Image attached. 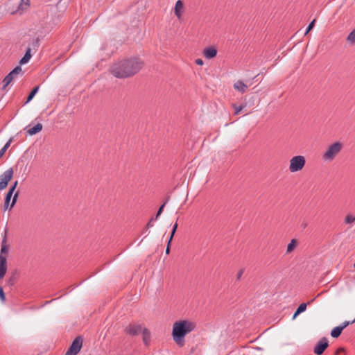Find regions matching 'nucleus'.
Returning <instances> with one entry per match:
<instances>
[{"label": "nucleus", "instance_id": "obj_1", "mask_svg": "<svg viewBox=\"0 0 355 355\" xmlns=\"http://www.w3.org/2000/svg\"><path fill=\"white\" fill-rule=\"evenodd\" d=\"M142 66L143 62L139 58L132 57L114 63L110 71L116 78H126L138 73Z\"/></svg>", "mask_w": 355, "mask_h": 355}, {"label": "nucleus", "instance_id": "obj_2", "mask_svg": "<svg viewBox=\"0 0 355 355\" xmlns=\"http://www.w3.org/2000/svg\"><path fill=\"white\" fill-rule=\"evenodd\" d=\"M194 329V324L188 320H179L173 324L172 336L175 342L180 345L184 336Z\"/></svg>", "mask_w": 355, "mask_h": 355}, {"label": "nucleus", "instance_id": "obj_3", "mask_svg": "<svg viewBox=\"0 0 355 355\" xmlns=\"http://www.w3.org/2000/svg\"><path fill=\"white\" fill-rule=\"evenodd\" d=\"M343 145L340 142L336 141L330 145L325 153L323 154V159L324 161H331L340 152Z\"/></svg>", "mask_w": 355, "mask_h": 355}, {"label": "nucleus", "instance_id": "obj_4", "mask_svg": "<svg viewBox=\"0 0 355 355\" xmlns=\"http://www.w3.org/2000/svg\"><path fill=\"white\" fill-rule=\"evenodd\" d=\"M306 163L305 157L302 155H296L290 160L289 170L292 173L302 170Z\"/></svg>", "mask_w": 355, "mask_h": 355}, {"label": "nucleus", "instance_id": "obj_5", "mask_svg": "<svg viewBox=\"0 0 355 355\" xmlns=\"http://www.w3.org/2000/svg\"><path fill=\"white\" fill-rule=\"evenodd\" d=\"M13 169L10 168L0 175V191L7 187L9 181L13 177Z\"/></svg>", "mask_w": 355, "mask_h": 355}, {"label": "nucleus", "instance_id": "obj_6", "mask_svg": "<svg viewBox=\"0 0 355 355\" xmlns=\"http://www.w3.org/2000/svg\"><path fill=\"white\" fill-rule=\"evenodd\" d=\"M82 347V339L80 337L76 338L67 351L65 355H76Z\"/></svg>", "mask_w": 355, "mask_h": 355}, {"label": "nucleus", "instance_id": "obj_7", "mask_svg": "<svg viewBox=\"0 0 355 355\" xmlns=\"http://www.w3.org/2000/svg\"><path fill=\"white\" fill-rule=\"evenodd\" d=\"M328 347L329 341L326 337H323L316 343L313 352L317 355H321Z\"/></svg>", "mask_w": 355, "mask_h": 355}, {"label": "nucleus", "instance_id": "obj_8", "mask_svg": "<svg viewBox=\"0 0 355 355\" xmlns=\"http://www.w3.org/2000/svg\"><path fill=\"white\" fill-rule=\"evenodd\" d=\"M7 271V260L5 255L0 254V279L4 277Z\"/></svg>", "mask_w": 355, "mask_h": 355}, {"label": "nucleus", "instance_id": "obj_9", "mask_svg": "<svg viewBox=\"0 0 355 355\" xmlns=\"http://www.w3.org/2000/svg\"><path fill=\"white\" fill-rule=\"evenodd\" d=\"M204 55L207 59L214 58L217 54V50L214 46H209L204 49Z\"/></svg>", "mask_w": 355, "mask_h": 355}, {"label": "nucleus", "instance_id": "obj_10", "mask_svg": "<svg viewBox=\"0 0 355 355\" xmlns=\"http://www.w3.org/2000/svg\"><path fill=\"white\" fill-rule=\"evenodd\" d=\"M126 332L132 336H135L139 334L141 331V327L140 325H130L126 328Z\"/></svg>", "mask_w": 355, "mask_h": 355}, {"label": "nucleus", "instance_id": "obj_11", "mask_svg": "<svg viewBox=\"0 0 355 355\" xmlns=\"http://www.w3.org/2000/svg\"><path fill=\"white\" fill-rule=\"evenodd\" d=\"M29 6V0H21L19 4L18 5L17 9L15 11H12V14H15L17 12H20L21 13L27 9Z\"/></svg>", "mask_w": 355, "mask_h": 355}, {"label": "nucleus", "instance_id": "obj_12", "mask_svg": "<svg viewBox=\"0 0 355 355\" xmlns=\"http://www.w3.org/2000/svg\"><path fill=\"white\" fill-rule=\"evenodd\" d=\"M234 87L236 90H237L241 93H245L247 91V89L248 87L243 81L238 80L237 82H236L234 83Z\"/></svg>", "mask_w": 355, "mask_h": 355}, {"label": "nucleus", "instance_id": "obj_13", "mask_svg": "<svg viewBox=\"0 0 355 355\" xmlns=\"http://www.w3.org/2000/svg\"><path fill=\"white\" fill-rule=\"evenodd\" d=\"M6 234H7V230H5V233L3 237L2 243H1V253L0 254H6L8 252L9 247L6 244Z\"/></svg>", "mask_w": 355, "mask_h": 355}, {"label": "nucleus", "instance_id": "obj_14", "mask_svg": "<svg viewBox=\"0 0 355 355\" xmlns=\"http://www.w3.org/2000/svg\"><path fill=\"white\" fill-rule=\"evenodd\" d=\"M183 8H184V4H183L182 1H181L180 0H178L176 2L175 8H174L175 14L178 18H180L182 15V11L183 10Z\"/></svg>", "mask_w": 355, "mask_h": 355}, {"label": "nucleus", "instance_id": "obj_15", "mask_svg": "<svg viewBox=\"0 0 355 355\" xmlns=\"http://www.w3.org/2000/svg\"><path fill=\"white\" fill-rule=\"evenodd\" d=\"M31 49L30 47H28L26 49L24 55L23 56V58L19 61V64L21 65L25 64H26V63H28L29 62L30 59L31 58Z\"/></svg>", "mask_w": 355, "mask_h": 355}, {"label": "nucleus", "instance_id": "obj_16", "mask_svg": "<svg viewBox=\"0 0 355 355\" xmlns=\"http://www.w3.org/2000/svg\"><path fill=\"white\" fill-rule=\"evenodd\" d=\"M42 125L41 123H37L35 126L30 128L27 130V133L29 135H34L42 130Z\"/></svg>", "mask_w": 355, "mask_h": 355}, {"label": "nucleus", "instance_id": "obj_17", "mask_svg": "<svg viewBox=\"0 0 355 355\" xmlns=\"http://www.w3.org/2000/svg\"><path fill=\"white\" fill-rule=\"evenodd\" d=\"M143 341L145 345L148 346L150 343V333L147 329H144L143 331Z\"/></svg>", "mask_w": 355, "mask_h": 355}, {"label": "nucleus", "instance_id": "obj_18", "mask_svg": "<svg viewBox=\"0 0 355 355\" xmlns=\"http://www.w3.org/2000/svg\"><path fill=\"white\" fill-rule=\"evenodd\" d=\"M297 245V241L295 239H292L287 245L286 254H290L291 252H292L296 248Z\"/></svg>", "mask_w": 355, "mask_h": 355}, {"label": "nucleus", "instance_id": "obj_19", "mask_svg": "<svg viewBox=\"0 0 355 355\" xmlns=\"http://www.w3.org/2000/svg\"><path fill=\"white\" fill-rule=\"evenodd\" d=\"M343 331L342 328L340 326L334 327L331 331V336L333 338H338Z\"/></svg>", "mask_w": 355, "mask_h": 355}, {"label": "nucleus", "instance_id": "obj_20", "mask_svg": "<svg viewBox=\"0 0 355 355\" xmlns=\"http://www.w3.org/2000/svg\"><path fill=\"white\" fill-rule=\"evenodd\" d=\"M38 89H39V86H37L35 87H34L32 91L30 92V94H28V97H27V100L25 102V103H29L33 98L34 96H35V94L37 93L38 92Z\"/></svg>", "mask_w": 355, "mask_h": 355}, {"label": "nucleus", "instance_id": "obj_21", "mask_svg": "<svg viewBox=\"0 0 355 355\" xmlns=\"http://www.w3.org/2000/svg\"><path fill=\"white\" fill-rule=\"evenodd\" d=\"M12 139L13 138H10L7 142L6 144L4 145V146L0 150V158L3 157V155H4V153H6V151L7 150V149L9 148V146H10L12 141Z\"/></svg>", "mask_w": 355, "mask_h": 355}, {"label": "nucleus", "instance_id": "obj_22", "mask_svg": "<svg viewBox=\"0 0 355 355\" xmlns=\"http://www.w3.org/2000/svg\"><path fill=\"white\" fill-rule=\"evenodd\" d=\"M314 300H312L311 302H309L307 304L306 303H302L298 307L297 309H296V311L297 313H303L304 311H306V307H307V304H309L311 302H312Z\"/></svg>", "mask_w": 355, "mask_h": 355}, {"label": "nucleus", "instance_id": "obj_23", "mask_svg": "<svg viewBox=\"0 0 355 355\" xmlns=\"http://www.w3.org/2000/svg\"><path fill=\"white\" fill-rule=\"evenodd\" d=\"M347 40L350 44H355V28L349 34Z\"/></svg>", "mask_w": 355, "mask_h": 355}, {"label": "nucleus", "instance_id": "obj_24", "mask_svg": "<svg viewBox=\"0 0 355 355\" xmlns=\"http://www.w3.org/2000/svg\"><path fill=\"white\" fill-rule=\"evenodd\" d=\"M15 76L12 74L10 72L4 78L3 82L6 83L7 84H10L12 80L14 79Z\"/></svg>", "mask_w": 355, "mask_h": 355}, {"label": "nucleus", "instance_id": "obj_25", "mask_svg": "<svg viewBox=\"0 0 355 355\" xmlns=\"http://www.w3.org/2000/svg\"><path fill=\"white\" fill-rule=\"evenodd\" d=\"M178 227V223H175L174 224V225H173V228H172L171 232L170 238H169V239H168V240H169V243H171V242L172 241L173 238V236H174V235H175V232H176V231H177Z\"/></svg>", "mask_w": 355, "mask_h": 355}, {"label": "nucleus", "instance_id": "obj_26", "mask_svg": "<svg viewBox=\"0 0 355 355\" xmlns=\"http://www.w3.org/2000/svg\"><path fill=\"white\" fill-rule=\"evenodd\" d=\"M19 191H16L12 197V202H11V205H10V209L12 208L16 204L17 202V198L19 196Z\"/></svg>", "mask_w": 355, "mask_h": 355}, {"label": "nucleus", "instance_id": "obj_27", "mask_svg": "<svg viewBox=\"0 0 355 355\" xmlns=\"http://www.w3.org/2000/svg\"><path fill=\"white\" fill-rule=\"evenodd\" d=\"M246 106V104H242L240 106L234 105V114H239L241 110Z\"/></svg>", "mask_w": 355, "mask_h": 355}, {"label": "nucleus", "instance_id": "obj_28", "mask_svg": "<svg viewBox=\"0 0 355 355\" xmlns=\"http://www.w3.org/2000/svg\"><path fill=\"white\" fill-rule=\"evenodd\" d=\"M22 69H21V67L20 66H17L15 68H14L11 71L10 73L12 74H13V76H16L17 75H18L19 73H20L21 72Z\"/></svg>", "mask_w": 355, "mask_h": 355}, {"label": "nucleus", "instance_id": "obj_29", "mask_svg": "<svg viewBox=\"0 0 355 355\" xmlns=\"http://www.w3.org/2000/svg\"><path fill=\"white\" fill-rule=\"evenodd\" d=\"M345 223L347 224L355 223V216H353L352 215H347L345 217Z\"/></svg>", "mask_w": 355, "mask_h": 355}, {"label": "nucleus", "instance_id": "obj_30", "mask_svg": "<svg viewBox=\"0 0 355 355\" xmlns=\"http://www.w3.org/2000/svg\"><path fill=\"white\" fill-rule=\"evenodd\" d=\"M315 21H316V19H314L313 21H311L310 22V24H309L308 27L306 28V30L305 31V35H306L311 30H312L315 26Z\"/></svg>", "mask_w": 355, "mask_h": 355}, {"label": "nucleus", "instance_id": "obj_31", "mask_svg": "<svg viewBox=\"0 0 355 355\" xmlns=\"http://www.w3.org/2000/svg\"><path fill=\"white\" fill-rule=\"evenodd\" d=\"M169 200V197H167L166 200H165V202L159 207V208L157 210V215H161L162 213L163 212V210H164V208L166 205V204L167 203V202Z\"/></svg>", "mask_w": 355, "mask_h": 355}, {"label": "nucleus", "instance_id": "obj_32", "mask_svg": "<svg viewBox=\"0 0 355 355\" xmlns=\"http://www.w3.org/2000/svg\"><path fill=\"white\" fill-rule=\"evenodd\" d=\"M17 184H18V182L17 181H15L13 184L12 186H10V187L8 189V192L10 193H12V194L14 193L17 187Z\"/></svg>", "mask_w": 355, "mask_h": 355}, {"label": "nucleus", "instance_id": "obj_33", "mask_svg": "<svg viewBox=\"0 0 355 355\" xmlns=\"http://www.w3.org/2000/svg\"><path fill=\"white\" fill-rule=\"evenodd\" d=\"M12 193H10V192H7L6 196H5V202H10V200L12 198Z\"/></svg>", "mask_w": 355, "mask_h": 355}, {"label": "nucleus", "instance_id": "obj_34", "mask_svg": "<svg viewBox=\"0 0 355 355\" xmlns=\"http://www.w3.org/2000/svg\"><path fill=\"white\" fill-rule=\"evenodd\" d=\"M243 273H244V269L243 268L239 270V271L238 272V273L236 275V280H240V279L241 278V277L243 275Z\"/></svg>", "mask_w": 355, "mask_h": 355}, {"label": "nucleus", "instance_id": "obj_35", "mask_svg": "<svg viewBox=\"0 0 355 355\" xmlns=\"http://www.w3.org/2000/svg\"><path fill=\"white\" fill-rule=\"evenodd\" d=\"M0 299L4 302L6 300L5 293L3 288L0 286Z\"/></svg>", "mask_w": 355, "mask_h": 355}, {"label": "nucleus", "instance_id": "obj_36", "mask_svg": "<svg viewBox=\"0 0 355 355\" xmlns=\"http://www.w3.org/2000/svg\"><path fill=\"white\" fill-rule=\"evenodd\" d=\"M352 324V322L349 321H345L343 323V324L340 325V327L343 330L345 327H347L349 324Z\"/></svg>", "mask_w": 355, "mask_h": 355}, {"label": "nucleus", "instance_id": "obj_37", "mask_svg": "<svg viewBox=\"0 0 355 355\" xmlns=\"http://www.w3.org/2000/svg\"><path fill=\"white\" fill-rule=\"evenodd\" d=\"M196 63L198 65H202L203 64V60L202 59H196Z\"/></svg>", "mask_w": 355, "mask_h": 355}, {"label": "nucleus", "instance_id": "obj_38", "mask_svg": "<svg viewBox=\"0 0 355 355\" xmlns=\"http://www.w3.org/2000/svg\"><path fill=\"white\" fill-rule=\"evenodd\" d=\"M153 220H151V219L150 220V221L146 225V229H148V228H150V227L153 226Z\"/></svg>", "mask_w": 355, "mask_h": 355}, {"label": "nucleus", "instance_id": "obj_39", "mask_svg": "<svg viewBox=\"0 0 355 355\" xmlns=\"http://www.w3.org/2000/svg\"><path fill=\"white\" fill-rule=\"evenodd\" d=\"M170 244L169 241H168L167 248L166 249V254H168L170 253Z\"/></svg>", "mask_w": 355, "mask_h": 355}, {"label": "nucleus", "instance_id": "obj_40", "mask_svg": "<svg viewBox=\"0 0 355 355\" xmlns=\"http://www.w3.org/2000/svg\"><path fill=\"white\" fill-rule=\"evenodd\" d=\"M308 224L306 222H302V224H301V227L303 228V229H305L306 227H307Z\"/></svg>", "mask_w": 355, "mask_h": 355}, {"label": "nucleus", "instance_id": "obj_41", "mask_svg": "<svg viewBox=\"0 0 355 355\" xmlns=\"http://www.w3.org/2000/svg\"><path fill=\"white\" fill-rule=\"evenodd\" d=\"M10 202H4V209H7L9 207Z\"/></svg>", "mask_w": 355, "mask_h": 355}, {"label": "nucleus", "instance_id": "obj_42", "mask_svg": "<svg viewBox=\"0 0 355 355\" xmlns=\"http://www.w3.org/2000/svg\"><path fill=\"white\" fill-rule=\"evenodd\" d=\"M300 315V313H297V311H295V312L294 313V314L293 315L292 319L295 320L297 317V315Z\"/></svg>", "mask_w": 355, "mask_h": 355}, {"label": "nucleus", "instance_id": "obj_43", "mask_svg": "<svg viewBox=\"0 0 355 355\" xmlns=\"http://www.w3.org/2000/svg\"><path fill=\"white\" fill-rule=\"evenodd\" d=\"M39 41H40L39 38H37L35 40V41L34 42L33 45L34 46H38L39 45Z\"/></svg>", "mask_w": 355, "mask_h": 355}, {"label": "nucleus", "instance_id": "obj_44", "mask_svg": "<svg viewBox=\"0 0 355 355\" xmlns=\"http://www.w3.org/2000/svg\"><path fill=\"white\" fill-rule=\"evenodd\" d=\"M160 215H157V213L156 214V216L154 218H151V220H157Z\"/></svg>", "mask_w": 355, "mask_h": 355}, {"label": "nucleus", "instance_id": "obj_45", "mask_svg": "<svg viewBox=\"0 0 355 355\" xmlns=\"http://www.w3.org/2000/svg\"><path fill=\"white\" fill-rule=\"evenodd\" d=\"M14 281H15V279L14 277H11L10 279H9V283L10 284H12L14 283Z\"/></svg>", "mask_w": 355, "mask_h": 355}, {"label": "nucleus", "instance_id": "obj_46", "mask_svg": "<svg viewBox=\"0 0 355 355\" xmlns=\"http://www.w3.org/2000/svg\"><path fill=\"white\" fill-rule=\"evenodd\" d=\"M9 84H7L6 83H4L3 85V87L2 89H6V87Z\"/></svg>", "mask_w": 355, "mask_h": 355}, {"label": "nucleus", "instance_id": "obj_47", "mask_svg": "<svg viewBox=\"0 0 355 355\" xmlns=\"http://www.w3.org/2000/svg\"><path fill=\"white\" fill-rule=\"evenodd\" d=\"M50 302H51V301H46V302H45V304H49Z\"/></svg>", "mask_w": 355, "mask_h": 355}, {"label": "nucleus", "instance_id": "obj_48", "mask_svg": "<svg viewBox=\"0 0 355 355\" xmlns=\"http://www.w3.org/2000/svg\"><path fill=\"white\" fill-rule=\"evenodd\" d=\"M343 348H339V349H338V351H343Z\"/></svg>", "mask_w": 355, "mask_h": 355}, {"label": "nucleus", "instance_id": "obj_49", "mask_svg": "<svg viewBox=\"0 0 355 355\" xmlns=\"http://www.w3.org/2000/svg\"><path fill=\"white\" fill-rule=\"evenodd\" d=\"M355 322V318H354V320L352 322V323H354Z\"/></svg>", "mask_w": 355, "mask_h": 355}, {"label": "nucleus", "instance_id": "obj_50", "mask_svg": "<svg viewBox=\"0 0 355 355\" xmlns=\"http://www.w3.org/2000/svg\"><path fill=\"white\" fill-rule=\"evenodd\" d=\"M147 230H148V229H146V228H145V230H144V232H146V231H147Z\"/></svg>", "mask_w": 355, "mask_h": 355}]
</instances>
